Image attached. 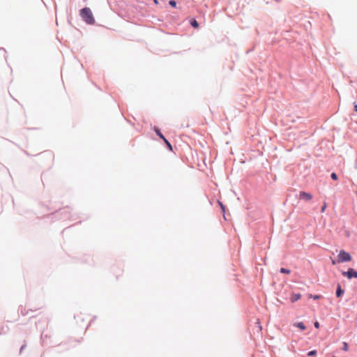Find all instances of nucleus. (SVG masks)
Returning a JSON list of instances; mask_svg holds the SVG:
<instances>
[{
	"mask_svg": "<svg viewBox=\"0 0 357 357\" xmlns=\"http://www.w3.org/2000/svg\"><path fill=\"white\" fill-rule=\"evenodd\" d=\"M80 16L83 20L89 24H93L95 23V19L89 8H82L80 10Z\"/></svg>",
	"mask_w": 357,
	"mask_h": 357,
	"instance_id": "1",
	"label": "nucleus"
},
{
	"mask_svg": "<svg viewBox=\"0 0 357 357\" xmlns=\"http://www.w3.org/2000/svg\"><path fill=\"white\" fill-rule=\"evenodd\" d=\"M338 259H339V262H346V261H351V255L348 252L342 250L340 251V252L338 254Z\"/></svg>",
	"mask_w": 357,
	"mask_h": 357,
	"instance_id": "2",
	"label": "nucleus"
},
{
	"mask_svg": "<svg viewBox=\"0 0 357 357\" xmlns=\"http://www.w3.org/2000/svg\"><path fill=\"white\" fill-rule=\"evenodd\" d=\"M299 199H303L305 201H310L312 199V195L310 193L301 191L298 195Z\"/></svg>",
	"mask_w": 357,
	"mask_h": 357,
	"instance_id": "3",
	"label": "nucleus"
},
{
	"mask_svg": "<svg viewBox=\"0 0 357 357\" xmlns=\"http://www.w3.org/2000/svg\"><path fill=\"white\" fill-rule=\"evenodd\" d=\"M342 275L347 276L349 279L352 278H357V271H354L353 268H350L347 271L343 272Z\"/></svg>",
	"mask_w": 357,
	"mask_h": 357,
	"instance_id": "4",
	"label": "nucleus"
},
{
	"mask_svg": "<svg viewBox=\"0 0 357 357\" xmlns=\"http://www.w3.org/2000/svg\"><path fill=\"white\" fill-rule=\"evenodd\" d=\"M301 297V295L300 294H293L291 296L290 300L292 303L296 302V301L299 300Z\"/></svg>",
	"mask_w": 357,
	"mask_h": 357,
	"instance_id": "5",
	"label": "nucleus"
},
{
	"mask_svg": "<svg viewBox=\"0 0 357 357\" xmlns=\"http://www.w3.org/2000/svg\"><path fill=\"white\" fill-rule=\"evenodd\" d=\"M294 325V326L298 327V328H300L302 331H304L306 328L303 322H297V323H295Z\"/></svg>",
	"mask_w": 357,
	"mask_h": 357,
	"instance_id": "6",
	"label": "nucleus"
},
{
	"mask_svg": "<svg viewBox=\"0 0 357 357\" xmlns=\"http://www.w3.org/2000/svg\"><path fill=\"white\" fill-rule=\"evenodd\" d=\"M344 294V291L342 289L341 286L340 284L337 285L336 296L337 297H340Z\"/></svg>",
	"mask_w": 357,
	"mask_h": 357,
	"instance_id": "7",
	"label": "nucleus"
},
{
	"mask_svg": "<svg viewBox=\"0 0 357 357\" xmlns=\"http://www.w3.org/2000/svg\"><path fill=\"white\" fill-rule=\"evenodd\" d=\"M154 130L156 132V134L159 136L160 138H161L162 140H164L165 139L164 135L160 132V130L158 128L155 127Z\"/></svg>",
	"mask_w": 357,
	"mask_h": 357,
	"instance_id": "8",
	"label": "nucleus"
},
{
	"mask_svg": "<svg viewBox=\"0 0 357 357\" xmlns=\"http://www.w3.org/2000/svg\"><path fill=\"white\" fill-rule=\"evenodd\" d=\"M190 24L194 27V28H198L199 27V24L198 22H197L196 20L195 19H192L190 22Z\"/></svg>",
	"mask_w": 357,
	"mask_h": 357,
	"instance_id": "9",
	"label": "nucleus"
},
{
	"mask_svg": "<svg viewBox=\"0 0 357 357\" xmlns=\"http://www.w3.org/2000/svg\"><path fill=\"white\" fill-rule=\"evenodd\" d=\"M280 271L282 273H286V274H289L290 273V270L289 269H287V268H281Z\"/></svg>",
	"mask_w": 357,
	"mask_h": 357,
	"instance_id": "10",
	"label": "nucleus"
},
{
	"mask_svg": "<svg viewBox=\"0 0 357 357\" xmlns=\"http://www.w3.org/2000/svg\"><path fill=\"white\" fill-rule=\"evenodd\" d=\"M165 143L166 144V145L167 146V147L172 150V145L171 144L168 142V140L165 138L164 140Z\"/></svg>",
	"mask_w": 357,
	"mask_h": 357,
	"instance_id": "11",
	"label": "nucleus"
},
{
	"mask_svg": "<svg viewBox=\"0 0 357 357\" xmlns=\"http://www.w3.org/2000/svg\"><path fill=\"white\" fill-rule=\"evenodd\" d=\"M349 349V346H348V344L347 342H343V350L345 351H347Z\"/></svg>",
	"mask_w": 357,
	"mask_h": 357,
	"instance_id": "12",
	"label": "nucleus"
},
{
	"mask_svg": "<svg viewBox=\"0 0 357 357\" xmlns=\"http://www.w3.org/2000/svg\"><path fill=\"white\" fill-rule=\"evenodd\" d=\"M316 354H317V351L316 350L310 351L307 354V355L310 356H315Z\"/></svg>",
	"mask_w": 357,
	"mask_h": 357,
	"instance_id": "13",
	"label": "nucleus"
},
{
	"mask_svg": "<svg viewBox=\"0 0 357 357\" xmlns=\"http://www.w3.org/2000/svg\"><path fill=\"white\" fill-rule=\"evenodd\" d=\"M310 298H312L314 300H317V299H319L321 298V296L320 295H314V296H312V294L310 295Z\"/></svg>",
	"mask_w": 357,
	"mask_h": 357,
	"instance_id": "14",
	"label": "nucleus"
},
{
	"mask_svg": "<svg viewBox=\"0 0 357 357\" xmlns=\"http://www.w3.org/2000/svg\"><path fill=\"white\" fill-rule=\"evenodd\" d=\"M169 3L172 7H176V2L175 1H174V0L169 1Z\"/></svg>",
	"mask_w": 357,
	"mask_h": 357,
	"instance_id": "15",
	"label": "nucleus"
},
{
	"mask_svg": "<svg viewBox=\"0 0 357 357\" xmlns=\"http://www.w3.org/2000/svg\"><path fill=\"white\" fill-rule=\"evenodd\" d=\"M331 176L332 179H333V180H337V174H336L335 173H334V172L331 174Z\"/></svg>",
	"mask_w": 357,
	"mask_h": 357,
	"instance_id": "16",
	"label": "nucleus"
},
{
	"mask_svg": "<svg viewBox=\"0 0 357 357\" xmlns=\"http://www.w3.org/2000/svg\"><path fill=\"white\" fill-rule=\"evenodd\" d=\"M326 206H327L326 203H324V205H323V206L321 207V211L322 213H324V212L325 211Z\"/></svg>",
	"mask_w": 357,
	"mask_h": 357,
	"instance_id": "17",
	"label": "nucleus"
},
{
	"mask_svg": "<svg viewBox=\"0 0 357 357\" xmlns=\"http://www.w3.org/2000/svg\"><path fill=\"white\" fill-rule=\"evenodd\" d=\"M314 325L315 328H319V323L318 321H315Z\"/></svg>",
	"mask_w": 357,
	"mask_h": 357,
	"instance_id": "18",
	"label": "nucleus"
},
{
	"mask_svg": "<svg viewBox=\"0 0 357 357\" xmlns=\"http://www.w3.org/2000/svg\"><path fill=\"white\" fill-rule=\"evenodd\" d=\"M220 204V206H221L222 209L223 211H225V206H224L222 204Z\"/></svg>",
	"mask_w": 357,
	"mask_h": 357,
	"instance_id": "19",
	"label": "nucleus"
},
{
	"mask_svg": "<svg viewBox=\"0 0 357 357\" xmlns=\"http://www.w3.org/2000/svg\"><path fill=\"white\" fill-rule=\"evenodd\" d=\"M354 109L357 112V105L356 104L354 105Z\"/></svg>",
	"mask_w": 357,
	"mask_h": 357,
	"instance_id": "20",
	"label": "nucleus"
},
{
	"mask_svg": "<svg viewBox=\"0 0 357 357\" xmlns=\"http://www.w3.org/2000/svg\"><path fill=\"white\" fill-rule=\"evenodd\" d=\"M154 1H155V3H158L157 0H154Z\"/></svg>",
	"mask_w": 357,
	"mask_h": 357,
	"instance_id": "21",
	"label": "nucleus"
},
{
	"mask_svg": "<svg viewBox=\"0 0 357 357\" xmlns=\"http://www.w3.org/2000/svg\"><path fill=\"white\" fill-rule=\"evenodd\" d=\"M333 357H336V356H333Z\"/></svg>",
	"mask_w": 357,
	"mask_h": 357,
	"instance_id": "22",
	"label": "nucleus"
}]
</instances>
